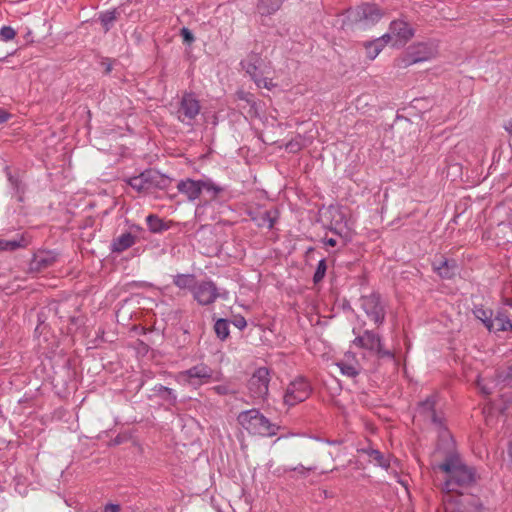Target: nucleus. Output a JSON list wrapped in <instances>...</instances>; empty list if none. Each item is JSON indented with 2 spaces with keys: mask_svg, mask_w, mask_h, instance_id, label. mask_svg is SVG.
<instances>
[{
  "mask_svg": "<svg viewBox=\"0 0 512 512\" xmlns=\"http://www.w3.org/2000/svg\"><path fill=\"white\" fill-rule=\"evenodd\" d=\"M481 476L474 466L468 465L457 451L450 450V512H481L484 507L478 496L463 494L476 486Z\"/></svg>",
  "mask_w": 512,
  "mask_h": 512,
  "instance_id": "1",
  "label": "nucleus"
},
{
  "mask_svg": "<svg viewBox=\"0 0 512 512\" xmlns=\"http://www.w3.org/2000/svg\"><path fill=\"white\" fill-rule=\"evenodd\" d=\"M383 15V11L377 5L362 4L347 11L343 26L349 29L365 30L376 24Z\"/></svg>",
  "mask_w": 512,
  "mask_h": 512,
  "instance_id": "2",
  "label": "nucleus"
},
{
  "mask_svg": "<svg viewBox=\"0 0 512 512\" xmlns=\"http://www.w3.org/2000/svg\"><path fill=\"white\" fill-rule=\"evenodd\" d=\"M238 424L251 435L270 437L276 435L279 427L271 423L257 409L242 411L237 416Z\"/></svg>",
  "mask_w": 512,
  "mask_h": 512,
  "instance_id": "3",
  "label": "nucleus"
},
{
  "mask_svg": "<svg viewBox=\"0 0 512 512\" xmlns=\"http://www.w3.org/2000/svg\"><path fill=\"white\" fill-rule=\"evenodd\" d=\"M241 65L259 88L272 90L278 86V83H274L273 79L267 76L268 67L257 54L247 56V58L241 62Z\"/></svg>",
  "mask_w": 512,
  "mask_h": 512,
  "instance_id": "4",
  "label": "nucleus"
},
{
  "mask_svg": "<svg viewBox=\"0 0 512 512\" xmlns=\"http://www.w3.org/2000/svg\"><path fill=\"white\" fill-rule=\"evenodd\" d=\"M211 376L212 370L208 366L200 364L180 372L177 375V381L182 384L198 387L209 382Z\"/></svg>",
  "mask_w": 512,
  "mask_h": 512,
  "instance_id": "5",
  "label": "nucleus"
},
{
  "mask_svg": "<svg viewBox=\"0 0 512 512\" xmlns=\"http://www.w3.org/2000/svg\"><path fill=\"white\" fill-rule=\"evenodd\" d=\"M310 392L309 383L304 378H297L288 385L284 395V403L288 406H294L306 400Z\"/></svg>",
  "mask_w": 512,
  "mask_h": 512,
  "instance_id": "6",
  "label": "nucleus"
},
{
  "mask_svg": "<svg viewBox=\"0 0 512 512\" xmlns=\"http://www.w3.org/2000/svg\"><path fill=\"white\" fill-rule=\"evenodd\" d=\"M269 371L265 367L257 369L249 380L248 388L255 399H265L268 395Z\"/></svg>",
  "mask_w": 512,
  "mask_h": 512,
  "instance_id": "7",
  "label": "nucleus"
},
{
  "mask_svg": "<svg viewBox=\"0 0 512 512\" xmlns=\"http://www.w3.org/2000/svg\"><path fill=\"white\" fill-rule=\"evenodd\" d=\"M200 112V104L193 94L185 93L176 112L177 118L184 124L191 125Z\"/></svg>",
  "mask_w": 512,
  "mask_h": 512,
  "instance_id": "8",
  "label": "nucleus"
},
{
  "mask_svg": "<svg viewBox=\"0 0 512 512\" xmlns=\"http://www.w3.org/2000/svg\"><path fill=\"white\" fill-rule=\"evenodd\" d=\"M360 302L361 308L375 324H381L383 322L385 312L380 303V297L378 294L372 293L370 295L362 296Z\"/></svg>",
  "mask_w": 512,
  "mask_h": 512,
  "instance_id": "9",
  "label": "nucleus"
},
{
  "mask_svg": "<svg viewBox=\"0 0 512 512\" xmlns=\"http://www.w3.org/2000/svg\"><path fill=\"white\" fill-rule=\"evenodd\" d=\"M393 36L390 45L398 47L405 45L414 35L413 29L409 24L403 20L392 21L389 27V32Z\"/></svg>",
  "mask_w": 512,
  "mask_h": 512,
  "instance_id": "10",
  "label": "nucleus"
},
{
  "mask_svg": "<svg viewBox=\"0 0 512 512\" xmlns=\"http://www.w3.org/2000/svg\"><path fill=\"white\" fill-rule=\"evenodd\" d=\"M353 343L379 356L389 355V352L383 350L380 337L372 331L366 330L361 336L356 337Z\"/></svg>",
  "mask_w": 512,
  "mask_h": 512,
  "instance_id": "11",
  "label": "nucleus"
},
{
  "mask_svg": "<svg viewBox=\"0 0 512 512\" xmlns=\"http://www.w3.org/2000/svg\"><path fill=\"white\" fill-rule=\"evenodd\" d=\"M192 292L194 299L200 305L211 304L218 297L217 288L211 281H203L196 284Z\"/></svg>",
  "mask_w": 512,
  "mask_h": 512,
  "instance_id": "12",
  "label": "nucleus"
},
{
  "mask_svg": "<svg viewBox=\"0 0 512 512\" xmlns=\"http://www.w3.org/2000/svg\"><path fill=\"white\" fill-rule=\"evenodd\" d=\"M393 36L391 34H384L383 36L365 43L366 55L370 60H374L386 45H390Z\"/></svg>",
  "mask_w": 512,
  "mask_h": 512,
  "instance_id": "13",
  "label": "nucleus"
},
{
  "mask_svg": "<svg viewBox=\"0 0 512 512\" xmlns=\"http://www.w3.org/2000/svg\"><path fill=\"white\" fill-rule=\"evenodd\" d=\"M177 189L184 194L188 200L194 201L200 196V180L185 179L177 184Z\"/></svg>",
  "mask_w": 512,
  "mask_h": 512,
  "instance_id": "14",
  "label": "nucleus"
},
{
  "mask_svg": "<svg viewBox=\"0 0 512 512\" xmlns=\"http://www.w3.org/2000/svg\"><path fill=\"white\" fill-rule=\"evenodd\" d=\"M408 55L410 59L405 63V65L426 61L432 57L433 53L426 45L419 44L410 48Z\"/></svg>",
  "mask_w": 512,
  "mask_h": 512,
  "instance_id": "15",
  "label": "nucleus"
},
{
  "mask_svg": "<svg viewBox=\"0 0 512 512\" xmlns=\"http://www.w3.org/2000/svg\"><path fill=\"white\" fill-rule=\"evenodd\" d=\"M487 329L490 332L509 331L512 330V322L506 314L498 313L494 318L492 317Z\"/></svg>",
  "mask_w": 512,
  "mask_h": 512,
  "instance_id": "16",
  "label": "nucleus"
},
{
  "mask_svg": "<svg viewBox=\"0 0 512 512\" xmlns=\"http://www.w3.org/2000/svg\"><path fill=\"white\" fill-rule=\"evenodd\" d=\"M284 0H259L257 10L262 16H268L275 13L282 5Z\"/></svg>",
  "mask_w": 512,
  "mask_h": 512,
  "instance_id": "17",
  "label": "nucleus"
},
{
  "mask_svg": "<svg viewBox=\"0 0 512 512\" xmlns=\"http://www.w3.org/2000/svg\"><path fill=\"white\" fill-rule=\"evenodd\" d=\"M360 452L367 454L370 460L373 461L376 465L383 468L389 467L388 459H386L380 451L373 448H363L360 450Z\"/></svg>",
  "mask_w": 512,
  "mask_h": 512,
  "instance_id": "18",
  "label": "nucleus"
},
{
  "mask_svg": "<svg viewBox=\"0 0 512 512\" xmlns=\"http://www.w3.org/2000/svg\"><path fill=\"white\" fill-rule=\"evenodd\" d=\"M135 243V237L130 233L120 235L113 244L114 251L122 252L130 248Z\"/></svg>",
  "mask_w": 512,
  "mask_h": 512,
  "instance_id": "19",
  "label": "nucleus"
},
{
  "mask_svg": "<svg viewBox=\"0 0 512 512\" xmlns=\"http://www.w3.org/2000/svg\"><path fill=\"white\" fill-rule=\"evenodd\" d=\"M202 191H205L211 199H214L223 191V188L216 185L210 179H205L200 180V193Z\"/></svg>",
  "mask_w": 512,
  "mask_h": 512,
  "instance_id": "20",
  "label": "nucleus"
},
{
  "mask_svg": "<svg viewBox=\"0 0 512 512\" xmlns=\"http://www.w3.org/2000/svg\"><path fill=\"white\" fill-rule=\"evenodd\" d=\"M173 283L180 289H194L196 283L192 275L179 274L174 277Z\"/></svg>",
  "mask_w": 512,
  "mask_h": 512,
  "instance_id": "21",
  "label": "nucleus"
},
{
  "mask_svg": "<svg viewBox=\"0 0 512 512\" xmlns=\"http://www.w3.org/2000/svg\"><path fill=\"white\" fill-rule=\"evenodd\" d=\"M25 245L23 237L13 240L0 239V251H14Z\"/></svg>",
  "mask_w": 512,
  "mask_h": 512,
  "instance_id": "22",
  "label": "nucleus"
},
{
  "mask_svg": "<svg viewBox=\"0 0 512 512\" xmlns=\"http://www.w3.org/2000/svg\"><path fill=\"white\" fill-rule=\"evenodd\" d=\"M116 11L113 10V11H106L104 13L101 14L100 16V20H101V24L103 26V29L105 32H107L114 24V22L116 21V18H117V15H116Z\"/></svg>",
  "mask_w": 512,
  "mask_h": 512,
  "instance_id": "23",
  "label": "nucleus"
},
{
  "mask_svg": "<svg viewBox=\"0 0 512 512\" xmlns=\"http://www.w3.org/2000/svg\"><path fill=\"white\" fill-rule=\"evenodd\" d=\"M474 315L477 319H479L487 328L489 322H491L493 313L489 309H484L482 307H476L474 310Z\"/></svg>",
  "mask_w": 512,
  "mask_h": 512,
  "instance_id": "24",
  "label": "nucleus"
},
{
  "mask_svg": "<svg viewBox=\"0 0 512 512\" xmlns=\"http://www.w3.org/2000/svg\"><path fill=\"white\" fill-rule=\"evenodd\" d=\"M214 330L221 340L226 339L229 335V325L227 321L224 319H219L216 321L214 325Z\"/></svg>",
  "mask_w": 512,
  "mask_h": 512,
  "instance_id": "25",
  "label": "nucleus"
},
{
  "mask_svg": "<svg viewBox=\"0 0 512 512\" xmlns=\"http://www.w3.org/2000/svg\"><path fill=\"white\" fill-rule=\"evenodd\" d=\"M129 184L132 188L137 190L138 192L144 191L148 189L147 179L145 174H141L139 176L133 177L130 179Z\"/></svg>",
  "mask_w": 512,
  "mask_h": 512,
  "instance_id": "26",
  "label": "nucleus"
},
{
  "mask_svg": "<svg viewBox=\"0 0 512 512\" xmlns=\"http://www.w3.org/2000/svg\"><path fill=\"white\" fill-rule=\"evenodd\" d=\"M17 35V31L11 26H3L0 28V40L8 42L13 40Z\"/></svg>",
  "mask_w": 512,
  "mask_h": 512,
  "instance_id": "27",
  "label": "nucleus"
},
{
  "mask_svg": "<svg viewBox=\"0 0 512 512\" xmlns=\"http://www.w3.org/2000/svg\"><path fill=\"white\" fill-rule=\"evenodd\" d=\"M433 470L435 473L442 472L444 474V485H448V460H444L441 463H433L432 464Z\"/></svg>",
  "mask_w": 512,
  "mask_h": 512,
  "instance_id": "28",
  "label": "nucleus"
},
{
  "mask_svg": "<svg viewBox=\"0 0 512 512\" xmlns=\"http://www.w3.org/2000/svg\"><path fill=\"white\" fill-rule=\"evenodd\" d=\"M37 264L41 267H48L55 261V257L50 253H41L35 258Z\"/></svg>",
  "mask_w": 512,
  "mask_h": 512,
  "instance_id": "29",
  "label": "nucleus"
},
{
  "mask_svg": "<svg viewBox=\"0 0 512 512\" xmlns=\"http://www.w3.org/2000/svg\"><path fill=\"white\" fill-rule=\"evenodd\" d=\"M146 221L151 231L158 232L162 229V221L157 216L148 215Z\"/></svg>",
  "mask_w": 512,
  "mask_h": 512,
  "instance_id": "30",
  "label": "nucleus"
},
{
  "mask_svg": "<svg viewBox=\"0 0 512 512\" xmlns=\"http://www.w3.org/2000/svg\"><path fill=\"white\" fill-rule=\"evenodd\" d=\"M326 269H327V267H326L325 260H320L318 263L316 272L314 274V277H313V280L315 283L320 282L324 278Z\"/></svg>",
  "mask_w": 512,
  "mask_h": 512,
  "instance_id": "31",
  "label": "nucleus"
},
{
  "mask_svg": "<svg viewBox=\"0 0 512 512\" xmlns=\"http://www.w3.org/2000/svg\"><path fill=\"white\" fill-rule=\"evenodd\" d=\"M342 374L347 375L349 377H354L358 374V370L355 366L345 364V363H339L338 364Z\"/></svg>",
  "mask_w": 512,
  "mask_h": 512,
  "instance_id": "32",
  "label": "nucleus"
},
{
  "mask_svg": "<svg viewBox=\"0 0 512 512\" xmlns=\"http://www.w3.org/2000/svg\"><path fill=\"white\" fill-rule=\"evenodd\" d=\"M276 214H277L276 211H274V212L267 211L265 213L266 218L263 220V223H261L260 225L266 226L267 228L271 229L274 226Z\"/></svg>",
  "mask_w": 512,
  "mask_h": 512,
  "instance_id": "33",
  "label": "nucleus"
},
{
  "mask_svg": "<svg viewBox=\"0 0 512 512\" xmlns=\"http://www.w3.org/2000/svg\"><path fill=\"white\" fill-rule=\"evenodd\" d=\"M181 35L183 37V41L188 44L194 41V36L188 28H182Z\"/></svg>",
  "mask_w": 512,
  "mask_h": 512,
  "instance_id": "34",
  "label": "nucleus"
},
{
  "mask_svg": "<svg viewBox=\"0 0 512 512\" xmlns=\"http://www.w3.org/2000/svg\"><path fill=\"white\" fill-rule=\"evenodd\" d=\"M120 511V505L118 504H107L104 509H103V512H119Z\"/></svg>",
  "mask_w": 512,
  "mask_h": 512,
  "instance_id": "35",
  "label": "nucleus"
},
{
  "mask_svg": "<svg viewBox=\"0 0 512 512\" xmlns=\"http://www.w3.org/2000/svg\"><path fill=\"white\" fill-rule=\"evenodd\" d=\"M9 119V114L0 108V123H3Z\"/></svg>",
  "mask_w": 512,
  "mask_h": 512,
  "instance_id": "36",
  "label": "nucleus"
},
{
  "mask_svg": "<svg viewBox=\"0 0 512 512\" xmlns=\"http://www.w3.org/2000/svg\"><path fill=\"white\" fill-rule=\"evenodd\" d=\"M213 390L218 394H226L227 388L225 386H215Z\"/></svg>",
  "mask_w": 512,
  "mask_h": 512,
  "instance_id": "37",
  "label": "nucleus"
},
{
  "mask_svg": "<svg viewBox=\"0 0 512 512\" xmlns=\"http://www.w3.org/2000/svg\"><path fill=\"white\" fill-rule=\"evenodd\" d=\"M236 326L239 328H243L246 326V321L244 318H240L236 321Z\"/></svg>",
  "mask_w": 512,
  "mask_h": 512,
  "instance_id": "38",
  "label": "nucleus"
},
{
  "mask_svg": "<svg viewBox=\"0 0 512 512\" xmlns=\"http://www.w3.org/2000/svg\"><path fill=\"white\" fill-rule=\"evenodd\" d=\"M505 130L512 136V121H509L505 126Z\"/></svg>",
  "mask_w": 512,
  "mask_h": 512,
  "instance_id": "39",
  "label": "nucleus"
},
{
  "mask_svg": "<svg viewBox=\"0 0 512 512\" xmlns=\"http://www.w3.org/2000/svg\"><path fill=\"white\" fill-rule=\"evenodd\" d=\"M326 244L329 245V246L334 247V246H336L337 242H336L335 239L329 238V239H327Z\"/></svg>",
  "mask_w": 512,
  "mask_h": 512,
  "instance_id": "40",
  "label": "nucleus"
},
{
  "mask_svg": "<svg viewBox=\"0 0 512 512\" xmlns=\"http://www.w3.org/2000/svg\"><path fill=\"white\" fill-rule=\"evenodd\" d=\"M450 169H453L454 173H455V172H459L461 170V167L459 164H450Z\"/></svg>",
  "mask_w": 512,
  "mask_h": 512,
  "instance_id": "41",
  "label": "nucleus"
},
{
  "mask_svg": "<svg viewBox=\"0 0 512 512\" xmlns=\"http://www.w3.org/2000/svg\"><path fill=\"white\" fill-rule=\"evenodd\" d=\"M287 147L290 149V151H293V150H294V147H293V145H292V144H289Z\"/></svg>",
  "mask_w": 512,
  "mask_h": 512,
  "instance_id": "42",
  "label": "nucleus"
},
{
  "mask_svg": "<svg viewBox=\"0 0 512 512\" xmlns=\"http://www.w3.org/2000/svg\"><path fill=\"white\" fill-rule=\"evenodd\" d=\"M449 445L451 446L452 445V438H449ZM451 451H453L451 448H450Z\"/></svg>",
  "mask_w": 512,
  "mask_h": 512,
  "instance_id": "43",
  "label": "nucleus"
},
{
  "mask_svg": "<svg viewBox=\"0 0 512 512\" xmlns=\"http://www.w3.org/2000/svg\"><path fill=\"white\" fill-rule=\"evenodd\" d=\"M449 445L451 446L452 445V438H449ZM451 451H453L451 448H450Z\"/></svg>",
  "mask_w": 512,
  "mask_h": 512,
  "instance_id": "44",
  "label": "nucleus"
},
{
  "mask_svg": "<svg viewBox=\"0 0 512 512\" xmlns=\"http://www.w3.org/2000/svg\"><path fill=\"white\" fill-rule=\"evenodd\" d=\"M449 445L451 446L452 445V438H449ZM451 451H453L451 448H450Z\"/></svg>",
  "mask_w": 512,
  "mask_h": 512,
  "instance_id": "45",
  "label": "nucleus"
}]
</instances>
